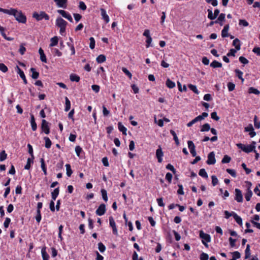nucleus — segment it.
Segmentation results:
<instances>
[{
    "mask_svg": "<svg viewBox=\"0 0 260 260\" xmlns=\"http://www.w3.org/2000/svg\"><path fill=\"white\" fill-rule=\"evenodd\" d=\"M231 157L227 155H225L223 157L221 162L222 163L225 164V163H229L231 161Z\"/></svg>",
    "mask_w": 260,
    "mask_h": 260,
    "instance_id": "53",
    "label": "nucleus"
},
{
    "mask_svg": "<svg viewBox=\"0 0 260 260\" xmlns=\"http://www.w3.org/2000/svg\"><path fill=\"white\" fill-rule=\"evenodd\" d=\"M212 179V184L213 186L216 185L218 183V180L217 177L215 175H212L211 176Z\"/></svg>",
    "mask_w": 260,
    "mask_h": 260,
    "instance_id": "51",
    "label": "nucleus"
},
{
    "mask_svg": "<svg viewBox=\"0 0 260 260\" xmlns=\"http://www.w3.org/2000/svg\"><path fill=\"white\" fill-rule=\"evenodd\" d=\"M41 128L42 131L46 134H48L50 133L48 123L44 119L42 120V121Z\"/></svg>",
    "mask_w": 260,
    "mask_h": 260,
    "instance_id": "10",
    "label": "nucleus"
},
{
    "mask_svg": "<svg viewBox=\"0 0 260 260\" xmlns=\"http://www.w3.org/2000/svg\"><path fill=\"white\" fill-rule=\"evenodd\" d=\"M41 254L43 260H49V256L46 251V247H43L41 249Z\"/></svg>",
    "mask_w": 260,
    "mask_h": 260,
    "instance_id": "22",
    "label": "nucleus"
},
{
    "mask_svg": "<svg viewBox=\"0 0 260 260\" xmlns=\"http://www.w3.org/2000/svg\"><path fill=\"white\" fill-rule=\"evenodd\" d=\"M30 72L32 73L31 75L32 78L36 79L39 77V74L38 72L36 71V69L35 68H31L30 69Z\"/></svg>",
    "mask_w": 260,
    "mask_h": 260,
    "instance_id": "30",
    "label": "nucleus"
},
{
    "mask_svg": "<svg viewBox=\"0 0 260 260\" xmlns=\"http://www.w3.org/2000/svg\"><path fill=\"white\" fill-rule=\"evenodd\" d=\"M188 88L192 90L193 92H194L195 93L198 94L199 93L197 86L196 85H192V84H189L188 85Z\"/></svg>",
    "mask_w": 260,
    "mask_h": 260,
    "instance_id": "47",
    "label": "nucleus"
},
{
    "mask_svg": "<svg viewBox=\"0 0 260 260\" xmlns=\"http://www.w3.org/2000/svg\"><path fill=\"white\" fill-rule=\"evenodd\" d=\"M98 249L101 252L103 253L106 250V247L102 242H100L98 244Z\"/></svg>",
    "mask_w": 260,
    "mask_h": 260,
    "instance_id": "50",
    "label": "nucleus"
},
{
    "mask_svg": "<svg viewBox=\"0 0 260 260\" xmlns=\"http://www.w3.org/2000/svg\"><path fill=\"white\" fill-rule=\"evenodd\" d=\"M257 116H255L254 118V126L256 128L260 127V121L257 120Z\"/></svg>",
    "mask_w": 260,
    "mask_h": 260,
    "instance_id": "57",
    "label": "nucleus"
},
{
    "mask_svg": "<svg viewBox=\"0 0 260 260\" xmlns=\"http://www.w3.org/2000/svg\"><path fill=\"white\" fill-rule=\"evenodd\" d=\"M0 12H3L5 14H7L9 15H12L13 13L15 12L14 8H10V9H5L2 8H0Z\"/></svg>",
    "mask_w": 260,
    "mask_h": 260,
    "instance_id": "21",
    "label": "nucleus"
},
{
    "mask_svg": "<svg viewBox=\"0 0 260 260\" xmlns=\"http://www.w3.org/2000/svg\"><path fill=\"white\" fill-rule=\"evenodd\" d=\"M66 168L67 170V175L68 177H70L73 173L70 164H66Z\"/></svg>",
    "mask_w": 260,
    "mask_h": 260,
    "instance_id": "43",
    "label": "nucleus"
},
{
    "mask_svg": "<svg viewBox=\"0 0 260 260\" xmlns=\"http://www.w3.org/2000/svg\"><path fill=\"white\" fill-rule=\"evenodd\" d=\"M57 13L60 14L63 17L68 19L71 22H73V18L70 14L63 10H58Z\"/></svg>",
    "mask_w": 260,
    "mask_h": 260,
    "instance_id": "6",
    "label": "nucleus"
},
{
    "mask_svg": "<svg viewBox=\"0 0 260 260\" xmlns=\"http://www.w3.org/2000/svg\"><path fill=\"white\" fill-rule=\"evenodd\" d=\"M70 79L73 82L75 81L78 82L80 80V77L76 74H72L70 76Z\"/></svg>",
    "mask_w": 260,
    "mask_h": 260,
    "instance_id": "34",
    "label": "nucleus"
},
{
    "mask_svg": "<svg viewBox=\"0 0 260 260\" xmlns=\"http://www.w3.org/2000/svg\"><path fill=\"white\" fill-rule=\"evenodd\" d=\"M233 45L235 47L236 50H239L241 48V44L240 40L237 38L234 40L233 42Z\"/></svg>",
    "mask_w": 260,
    "mask_h": 260,
    "instance_id": "24",
    "label": "nucleus"
},
{
    "mask_svg": "<svg viewBox=\"0 0 260 260\" xmlns=\"http://www.w3.org/2000/svg\"><path fill=\"white\" fill-rule=\"evenodd\" d=\"M109 219L110 226L112 228L113 234L114 235L117 236L118 235V230L116 228V223L114 220V218L112 216H110Z\"/></svg>",
    "mask_w": 260,
    "mask_h": 260,
    "instance_id": "4",
    "label": "nucleus"
},
{
    "mask_svg": "<svg viewBox=\"0 0 260 260\" xmlns=\"http://www.w3.org/2000/svg\"><path fill=\"white\" fill-rule=\"evenodd\" d=\"M226 172L230 174L232 177H236V172L234 170L227 169Z\"/></svg>",
    "mask_w": 260,
    "mask_h": 260,
    "instance_id": "56",
    "label": "nucleus"
},
{
    "mask_svg": "<svg viewBox=\"0 0 260 260\" xmlns=\"http://www.w3.org/2000/svg\"><path fill=\"white\" fill-rule=\"evenodd\" d=\"M235 85L232 82H229L228 84V88L230 91H232L234 90Z\"/></svg>",
    "mask_w": 260,
    "mask_h": 260,
    "instance_id": "61",
    "label": "nucleus"
},
{
    "mask_svg": "<svg viewBox=\"0 0 260 260\" xmlns=\"http://www.w3.org/2000/svg\"><path fill=\"white\" fill-rule=\"evenodd\" d=\"M237 50L234 49H231L229 51V52L227 53L228 56H235V53L237 52Z\"/></svg>",
    "mask_w": 260,
    "mask_h": 260,
    "instance_id": "60",
    "label": "nucleus"
},
{
    "mask_svg": "<svg viewBox=\"0 0 260 260\" xmlns=\"http://www.w3.org/2000/svg\"><path fill=\"white\" fill-rule=\"evenodd\" d=\"M118 128L119 131L122 132L123 135H126L127 128L121 123V122L118 123Z\"/></svg>",
    "mask_w": 260,
    "mask_h": 260,
    "instance_id": "19",
    "label": "nucleus"
},
{
    "mask_svg": "<svg viewBox=\"0 0 260 260\" xmlns=\"http://www.w3.org/2000/svg\"><path fill=\"white\" fill-rule=\"evenodd\" d=\"M216 162V159L215 158V154L214 152L209 153L208 155V159L207 160V164L208 165H214Z\"/></svg>",
    "mask_w": 260,
    "mask_h": 260,
    "instance_id": "11",
    "label": "nucleus"
},
{
    "mask_svg": "<svg viewBox=\"0 0 260 260\" xmlns=\"http://www.w3.org/2000/svg\"><path fill=\"white\" fill-rule=\"evenodd\" d=\"M33 159L32 157L27 158L26 165L24 167L25 170H29L30 169L31 164L33 163Z\"/></svg>",
    "mask_w": 260,
    "mask_h": 260,
    "instance_id": "36",
    "label": "nucleus"
},
{
    "mask_svg": "<svg viewBox=\"0 0 260 260\" xmlns=\"http://www.w3.org/2000/svg\"><path fill=\"white\" fill-rule=\"evenodd\" d=\"M209 258V256L207 253L203 252L200 255V260H208Z\"/></svg>",
    "mask_w": 260,
    "mask_h": 260,
    "instance_id": "64",
    "label": "nucleus"
},
{
    "mask_svg": "<svg viewBox=\"0 0 260 260\" xmlns=\"http://www.w3.org/2000/svg\"><path fill=\"white\" fill-rule=\"evenodd\" d=\"M211 117L213 119L216 121H218L219 119V117L217 116V113L216 112H213L211 113Z\"/></svg>",
    "mask_w": 260,
    "mask_h": 260,
    "instance_id": "62",
    "label": "nucleus"
},
{
    "mask_svg": "<svg viewBox=\"0 0 260 260\" xmlns=\"http://www.w3.org/2000/svg\"><path fill=\"white\" fill-rule=\"evenodd\" d=\"M248 92L250 93H253L256 95H258L260 93V91L252 87L249 88Z\"/></svg>",
    "mask_w": 260,
    "mask_h": 260,
    "instance_id": "42",
    "label": "nucleus"
},
{
    "mask_svg": "<svg viewBox=\"0 0 260 260\" xmlns=\"http://www.w3.org/2000/svg\"><path fill=\"white\" fill-rule=\"evenodd\" d=\"M166 85L169 88H173L175 86V83L170 79H168L166 81Z\"/></svg>",
    "mask_w": 260,
    "mask_h": 260,
    "instance_id": "39",
    "label": "nucleus"
},
{
    "mask_svg": "<svg viewBox=\"0 0 260 260\" xmlns=\"http://www.w3.org/2000/svg\"><path fill=\"white\" fill-rule=\"evenodd\" d=\"M59 194V187H57L51 192L52 199L55 201Z\"/></svg>",
    "mask_w": 260,
    "mask_h": 260,
    "instance_id": "27",
    "label": "nucleus"
},
{
    "mask_svg": "<svg viewBox=\"0 0 260 260\" xmlns=\"http://www.w3.org/2000/svg\"><path fill=\"white\" fill-rule=\"evenodd\" d=\"M44 139L45 142V147L47 148H50L51 147V146L52 144V142H51V140H50V139L48 137H44Z\"/></svg>",
    "mask_w": 260,
    "mask_h": 260,
    "instance_id": "37",
    "label": "nucleus"
},
{
    "mask_svg": "<svg viewBox=\"0 0 260 260\" xmlns=\"http://www.w3.org/2000/svg\"><path fill=\"white\" fill-rule=\"evenodd\" d=\"M101 192L103 199L106 202H107L108 198V196H107V191L104 189H102L101 190Z\"/></svg>",
    "mask_w": 260,
    "mask_h": 260,
    "instance_id": "41",
    "label": "nucleus"
},
{
    "mask_svg": "<svg viewBox=\"0 0 260 260\" xmlns=\"http://www.w3.org/2000/svg\"><path fill=\"white\" fill-rule=\"evenodd\" d=\"M256 142L252 141L250 145H244L242 143H238L236 144L238 148L241 149L242 151L246 153H249L252 151L255 152Z\"/></svg>",
    "mask_w": 260,
    "mask_h": 260,
    "instance_id": "1",
    "label": "nucleus"
},
{
    "mask_svg": "<svg viewBox=\"0 0 260 260\" xmlns=\"http://www.w3.org/2000/svg\"><path fill=\"white\" fill-rule=\"evenodd\" d=\"M170 133L173 136V139L175 141L176 144L178 146L179 145V141L176 133L174 131L171 129L170 130Z\"/></svg>",
    "mask_w": 260,
    "mask_h": 260,
    "instance_id": "29",
    "label": "nucleus"
},
{
    "mask_svg": "<svg viewBox=\"0 0 260 260\" xmlns=\"http://www.w3.org/2000/svg\"><path fill=\"white\" fill-rule=\"evenodd\" d=\"M247 186H248V188L247 190V192L245 194V198L247 201H250V198L252 195V191L250 189V187L252 185V184L250 182H247Z\"/></svg>",
    "mask_w": 260,
    "mask_h": 260,
    "instance_id": "9",
    "label": "nucleus"
},
{
    "mask_svg": "<svg viewBox=\"0 0 260 260\" xmlns=\"http://www.w3.org/2000/svg\"><path fill=\"white\" fill-rule=\"evenodd\" d=\"M106 212V206L104 204H101L96 209L95 213L99 216L103 215Z\"/></svg>",
    "mask_w": 260,
    "mask_h": 260,
    "instance_id": "12",
    "label": "nucleus"
},
{
    "mask_svg": "<svg viewBox=\"0 0 260 260\" xmlns=\"http://www.w3.org/2000/svg\"><path fill=\"white\" fill-rule=\"evenodd\" d=\"M210 66L213 68H221L222 64L216 60H214L210 63Z\"/></svg>",
    "mask_w": 260,
    "mask_h": 260,
    "instance_id": "35",
    "label": "nucleus"
},
{
    "mask_svg": "<svg viewBox=\"0 0 260 260\" xmlns=\"http://www.w3.org/2000/svg\"><path fill=\"white\" fill-rule=\"evenodd\" d=\"M39 53L40 55V59L43 62H47V59L46 56L44 53L43 50L40 48L39 50Z\"/></svg>",
    "mask_w": 260,
    "mask_h": 260,
    "instance_id": "23",
    "label": "nucleus"
},
{
    "mask_svg": "<svg viewBox=\"0 0 260 260\" xmlns=\"http://www.w3.org/2000/svg\"><path fill=\"white\" fill-rule=\"evenodd\" d=\"M235 200L239 203L243 202V196L241 191L238 188L235 189Z\"/></svg>",
    "mask_w": 260,
    "mask_h": 260,
    "instance_id": "8",
    "label": "nucleus"
},
{
    "mask_svg": "<svg viewBox=\"0 0 260 260\" xmlns=\"http://www.w3.org/2000/svg\"><path fill=\"white\" fill-rule=\"evenodd\" d=\"M40 162H41V169H42V171H43L44 174L45 175H46L47 174V168H46V165L45 164V161H44V158H41Z\"/></svg>",
    "mask_w": 260,
    "mask_h": 260,
    "instance_id": "26",
    "label": "nucleus"
},
{
    "mask_svg": "<svg viewBox=\"0 0 260 260\" xmlns=\"http://www.w3.org/2000/svg\"><path fill=\"white\" fill-rule=\"evenodd\" d=\"M96 60L100 63L104 62L106 60V56L103 54L100 55L96 57Z\"/></svg>",
    "mask_w": 260,
    "mask_h": 260,
    "instance_id": "38",
    "label": "nucleus"
},
{
    "mask_svg": "<svg viewBox=\"0 0 260 260\" xmlns=\"http://www.w3.org/2000/svg\"><path fill=\"white\" fill-rule=\"evenodd\" d=\"M42 219V216L41 214V211H37V215L36 216V221L39 223Z\"/></svg>",
    "mask_w": 260,
    "mask_h": 260,
    "instance_id": "59",
    "label": "nucleus"
},
{
    "mask_svg": "<svg viewBox=\"0 0 260 260\" xmlns=\"http://www.w3.org/2000/svg\"><path fill=\"white\" fill-rule=\"evenodd\" d=\"M30 124L31 126L32 130L33 131H36L37 128V125L35 122V119L34 116L32 114L30 115Z\"/></svg>",
    "mask_w": 260,
    "mask_h": 260,
    "instance_id": "18",
    "label": "nucleus"
},
{
    "mask_svg": "<svg viewBox=\"0 0 260 260\" xmlns=\"http://www.w3.org/2000/svg\"><path fill=\"white\" fill-rule=\"evenodd\" d=\"M163 156L164 153L162 151L161 147L159 146L158 148L156 151V156L157 158L158 162H162Z\"/></svg>",
    "mask_w": 260,
    "mask_h": 260,
    "instance_id": "14",
    "label": "nucleus"
},
{
    "mask_svg": "<svg viewBox=\"0 0 260 260\" xmlns=\"http://www.w3.org/2000/svg\"><path fill=\"white\" fill-rule=\"evenodd\" d=\"M225 15L223 13H221L218 18H217V20L215 21V23H219V22H222L225 19Z\"/></svg>",
    "mask_w": 260,
    "mask_h": 260,
    "instance_id": "45",
    "label": "nucleus"
},
{
    "mask_svg": "<svg viewBox=\"0 0 260 260\" xmlns=\"http://www.w3.org/2000/svg\"><path fill=\"white\" fill-rule=\"evenodd\" d=\"M53 53L56 55L57 56H61L62 55V53L59 51L58 49L56 48L53 49L52 50Z\"/></svg>",
    "mask_w": 260,
    "mask_h": 260,
    "instance_id": "63",
    "label": "nucleus"
},
{
    "mask_svg": "<svg viewBox=\"0 0 260 260\" xmlns=\"http://www.w3.org/2000/svg\"><path fill=\"white\" fill-rule=\"evenodd\" d=\"M17 73L19 75L20 77L23 80L24 84H27V80L24 75V73L22 70H21L18 66H17Z\"/></svg>",
    "mask_w": 260,
    "mask_h": 260,
    "instance_id": "17",
    "label": "nucleus"
},
{
    "mask_svg": "<svg viewBox=\"0 0 260 260\" xmlns=\"http://www.w3.org/2000/svg\"><path fill=\"white\" fill-rule=\"evenodd\" d=\"M90 44L89 47L91 49H93L95 47V40L93 37H90L89 38Z\"/></svg>",
    "mask_w": 260,
    "mask_h": 260,
    "instance_id": "52",
    "label": "nucleus"
},
{
    "mask_svg": "<svg viewBox=\"0 0 260 260\" xmlns=\"http://www.w3.org/2000/svg\"><path fill=\"white\" fill-rule=\"evenodd\" d=\"M200 237L202 239V242H211V237L210 235L205 233L203 231L200 232Z\"/></svg>",
    "mask_w": 260,
    "mask_h": 260,
    "instance_id": "5",
    "label": "nucleus"
},
{
    "mask_svg": "<svg viewBox=\"0 0 260 260\" xmlns=\"http://www.w3.org/2000/svg\"><path fill=\"white\" fill-rule=\"evenodd\" d=\"M208 18L210 20H214L215 19V17L214 15V14L212 13V11L211 9H208Z\"/></svg>",
    "mask_w": 260,
    "mask_h": 260,
    "instance_id": "49",
    "label": "nucleus"
},
{
    "mask_svg": "<svg viewBox=\"0 0 260 260\" xmlns=\"http://www.w3.org/2000/svg\"><path fill=\"white\" fill-rule=\"evenodd\" d=\"M188 147L190 150V152L192 156L194 157L197 155V153L195 149V145L192 141H187Z\"/></svg>",
    "mask_w": 260,
    "mask_h": 260,
    "instance_id": "7",
    "label": "nucleus"
},
{
    "mask_svg": "<svg viewBox=\"0 0 260 260\" xmlns=\"http://www.w3.org/2000/svg\"><path fill=\"white\" fill-rule=\"evenodd\" d=\"M199 174L200 176H202L203 178H208V174L204 169H201L199 171Z\"/></svg>",
    "mask_w": 260,
    "mask_h": 260,
    "instance_id": "44",
    "label": "nucleus"
},
{
    "mask_svg": "<svg viewBox=\"0 0 260 260\" xmlns=\"http://www.w3.org/2000/svg\"><path fill=\"white\" fill-rule=\"evenodd\" d=\"M67 22L62 18L58 17L56 20V25L60 27H66Z\"/></svg>",
    "mask_w": 260,
    "mask_h": 260,
    "instance_id": "15",
    "label": "nucleus"
},
{
    "mask_svg": "<svg viewBox=\"0 0 260 260\" xmlns=\"http://www.w3.org/2000/svg\"><path fill=\"white\" fill-rule=\"evenodd\" d=\"M0 70L3 73H6L8 71V68L3 63H0Z\"/></svg>",
    "mask_w": 260,
    "mask_h": 260,
    "instance_id": "58",
    "label": "nucleus"
},
{
    "mask_svg": "<svg viewBox=\"0 0 260 260\" xmlns=\"http://www.w3.org/2000/svg\"><path fill=\"white\" fill-rule=\"evenodd\" d=\"M7 154L5 150L2 151L0 153V161H3L7 158Z\"/></svg>",
    "mask_w": 260,
    "mask_h": 260,
    "instance_id": "48",
    "label": "nucleus"
},
{
    "mask_svg": "<svg viewBox=\"0 0 260 260\" xmlns=\"http://www.w3.org/2000/svg\"><path fill=\"white\" fill-rule=\"evenodd\" d=\"M101 12V16L102 19L105 21L106 23L109 22L110 19L108 15L107 14L106 11L105 9L102 8L100 10Z\"/></svg>",
    "mask_w": 260,
    "mask_h": 260,
    "instance_id": "16",
    "label": "nucleus"
},
{
    "mask_svg": "<svg viewBox=\"0 0 260 260\" xmlns=\"http://www.w3.org/2000/svg\"><path fill=\"white\" fill-rule=\"evenodd\" d=\"M229 29V24L225 25L224 26L223 29L221 31L222 37L225 38V37H228Z\"/></svg>",
    "mask_w": 260,
    "mask_h": 260,
    "instance_id": "20",
    "label": "nucleus"
},
{
    "mask_svg": "<svg viewBox=\"0 0 260 260\" xmlns=\"http://www.w3.org/2000/svg\"><path fill=\"white\" fill-rule=\"evenodd\" d=\"M245 258L247 259L250 257V245L247 244L246 246V249L245 250Z\"/></svg>",
    "mask_w": 260,
    "mask_h": 260,
    "instance_id": "40",
    "label": "nucleus"
},
{
    "mask_svg": "<svg viewBox=\"0 0 260 260\" xmlns=\"http://www.w3.org/2000/svg\"><path fill=\"white\" fill-rule=\"evenodd\" d=\"M71 108V102L69 99L67 98H65V108L64 111L67 112L69 111Z\"/></svg>",
    "mask_w": 260,
    "mask_h": 260,
    "instance_id": "28",
    "label": "nucleus"
},
{
    "mask_svg": "<svg viewBox=\"0 0 260 260\" xmlns=\"http://www.w3.org/2000/svg\"><path fill=\"white\" fill-rule=\"evenodd\" d=\"M12 16L19 23H25L26 22V17L21 11L15 9V12L13 13Z\"/></svg>",
    "mask_w": 260,
    "mask_h": 260,
    "instance_id": "2",
    "label": "nucleus"
},
{
    "mask_svg": "<svg viewBox=\"0 0 260 260\" xmlns=\"http://www.w3.org/2000/svg\"><path fill=\"white\" fill-rule=\"evenodd\" d=\"M98 74H101V76L102 78H104L105 77V70L103 67H101L97 70Z\"/></svg>",
    "mask_w": 260,
    "mask_h": 260,
    "instance_id": "46",
    "label": "nucleus"
},
{
    "mask_svg": "<svg viewBox=\"0 0 260 260\" xmlns=\"http://www.w3.org/2000/svg\"><path fill=\"white\" fill-rule=\"evenodd\" d=\"M32 17L35 18L37 21H40L44 19L48 20L49 19V16L45 12L43 11L40 12L39 13L35 12L32 14Z\"/></svg>",
    "mask_w": 260,
    "mask_h": 260,
    "instance_id": "3",
    "label": "nucleus"
},
{
    "mask_svg": "<svg viewBox=\"0 0 260 260\" xmlns=\"http://www.w3.org/2000/svg\"><path fill=\"white\" fill-rule=\"evenodd\" d=\"M210 129V125L209 123H205L203 124L201 128V132H208Z\"/></svg>",
    "mask_w": 260,
    "mask_h": 260,
    "instance_id": "33",
    "label": "nucleus"
},
{
    "mask_svg": "<svg viewBox=\"0 0 260 260\" xmlns=\"http://www.w3.org/2000/svg\"><path fill=\"white\" fill-rule=\"evenodd\" d=\"M233 214H234V218L235 219L236 222L239 225H242V219L241 217L239 216H238L236 213H233Z\"/></svg>",
    "mask_w": 260,
    "mask_h": 260,
    "instance_id": "31",
    "label": "nucleus"
},
{
    "mask_svg": "<svg viewBox=\"0 0 260 260\" xmlns=\"http://www.w3.org/2000/svg\"><path fill=\"white\" fill-rule=\"evenodd\" d=\"M122 72L126 75L130 79L132 78V74L129 72V71L125 68H122Z\"/></svg>",
    "mask_w": 260,
    "mask_h": 260,
    "instance_id": "55",
    "label": "nucleus"
},
{
    "mask_svg": "<svg viewBox=\"0 0 260 260\" xmlns=\"http://www.w3.org/2000/svg\"><path fill=\"white\" fill-rule=\"evenodd\" d=\"M50 42H51V43L49 45L50 47L56 46L58 44V37L56 36H55V37L52 38L50 39Z\"/></svg>",
    "mask_w": 260,
    "mask_h": 260,
    "instance_id": "25",
    "label": "nucleus"
},
{
    "mask_svg": "<svg viewBox=\"0 0 260 260\" xmlns=\"http://www.w3.org/2000/svg\"><path fill=\"white\" fill-rule=\"evenodd\" d=\"M58 8H66L68 0H54Z\"/></svg>",
    "mask_w": 260,
    "mask_h": 260,
    "instance_id": "13",
    "label": "nucleus"
},
{
    "mask_svg": "<svg viewBox=\"0 0 260 260\" xmlns=\"http://www.w3.org/2000/svg\"><path fill=\"white\" fill-rule=\"evenodd\" d=\"M224 215H225L224 217L226 219H228L231 216L234 217V214H233V213H236L234 212H229L228 211H224Z\"/></svg>",
    "mask_w": 260,
    "mask_h": 260,
    "instance_id": "54",
    "label": "nucleus"
},
{
    "mask_svg": "<svg viewBox=\"0 0 260 260\" xmlns=\"http://www.w3.org/2000/svg\"><path fill=\"white\" fill-rule=\"evenodd\" d=\"M235 72L236 76L241 80L242 82H243L244 79L242 77L243 72L238 69H236Z\"/></svg>",
    "mask_w": 260,
    "mask_h": 260,
    "instance_id": "32",
    "label": "nucleus"
}]
</instances>
